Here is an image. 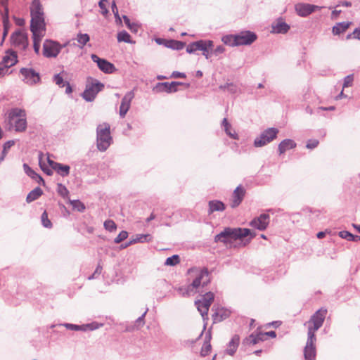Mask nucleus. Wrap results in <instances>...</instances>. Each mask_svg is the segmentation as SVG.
<instances>
[{"label":"nucleus","instance_id":"nucleus-1","mask_svg":"<svg viewBox=\"0 0 360 360\" xmlns=\"http://www.w3.org/2000/svg\"><path fill=\"white\" fill-rule=\"evenodd\" d=\"M255 236V233L249 229L226 227L214 237V241L223 243L230 247L238 240L240 245L245 246Z\"/></svg>","mask_w":360,"mask_h":360},{"label":"nucleus","instance_id":"nucleus-2","mask_svg":"<svg viewBox=\"0 0 360 360\" xmlns=\"http://www.w3.org/2000/svg\"><path fill=\"white\" fill-rule=\"evenodd\" d=\"M6 124L8 130L22 132L27 129L26 113L24 110L13 108L7 113Z\"/></svg>","mask_w":360,"mask_h":360},{"label":"nucleus","instance_id":"nucleus-3","mask_svg":"<svg viewBox=\"0 0 360 360\" xmlns=\"http://www.w3.org/2000/svg\"><path fill=\"white\" fill-rule=\"evenodd\" d=\"M188 274H193L195 278L192 283L188 285L186 289L187 294L195 293L200 286L203 287L210 283L209 273L206 268L202 269L198 268L190 269Z\"/></svg>","mask_w":360,"mask_h":360},{"label":"nucleus","instance_id":"nucleus-4","mask_svg":"<svg viewBox=\"0 0 360 360\" xmlns=\"http://www.w3.org/2000/svg\"><path fill=\"white\" fill-rule=\"evenodd\" d=\"M112 138L110 132V125L103 123L97 128V147L99 150L105 151L110 145Z\"/></svg>","mask_w":360,"mask_h":360},{"label":"nucleus","instance_id":"nucleus-5","mask_svg":"<svg viewBox=\"0 0 360 360\" xmlns=\"http://www.w3.org/2000/svg\"><path fill=\"white\" fill-rule=\"evenodd\" d=\"M326 314L327 309L324 308L315 312L310 320L305 323V325H308V333L311 332L312 334H315V332L322 326Z\"/></svg>","mask_w":360,"mask_h":360},{"label":"nucleus","instance_id":"nucleus-6","mask_svg":"<svg viewBox=\"0 0 360 360\" xmlns=\"http://www.w3.org/2000/svg\"><path fill=\"white\" fill-rule=\"evenodd\" d=\"M278 133V130L274 127L264 130L259 136L255 139L254 146L255 147H262L266 145L276 138Z\"/></svg>","mask_w":360,"mask_h":360},{"label":"nucleus","instance_id":"nucleus-7","mask_svg":"<svg viewBox=\"0 0 360 360\" xmlns=\"http://www.w3.org/2000/svg\"><path fill=\"white\" fill-rule=\"evenodd\" d=\"M63 46L57 41L46 39L43 44L42 53L46 58H56Z\"/></svg>","mask_w":360,"mask_h":360},{"label":"nucleus","instance_id":"nucleus-8","mask_svg":"<svg viewBox=\"0 0 360 360\" xmlns=\"http://www.w3.org/2000/svg\"><path fill=\"white\" fill-rule=\"evenodd\" d=\"M214 294L211 292H209L205 293L201 300L195 302V304L198 310L204 319H205V316H207L208 310L214 300Z\"/></svg>","mask_w":360,"mask_h":360},{"label":"nucleus","instance_id":"nucleus-9","mask_svg":"<svg viewBox=\"0 0 360 360\" xmlns=\"http://www.w3.org/2000/svg\"><path fill=\"white\" fill-rule=\"evenodd\" d=\"M307 341L306 346L304 349V359L306 360H315L316 350L315 347V342L316 341L315 334H312L311 332L307 333Z\"/></svg>","mask_w":360,"mask_h":360},{"label":"nucleus","instance_id":"nucleus-10","mask_svg":"<svg viewBox=\"0 0 360 360\" xmlns=\"http://www.w3.org/2000/svg\"><path fill=\"white\" fill-rule=\"evenodd\" d=\"M45 26L44 17L31 19L30 30L32 33V37H44L46 32Z\"/></svg>","mask_w":360,"mask_h":360},{"label":"nucleus","instance_id":"nucleus-11","mask_svg":"<svg viewBox=\"0 0 360 360\" xmlns=\"http://www.w3.org/2000/svg\"><path fill=\"white\" fill-rule=\"evenodd\" d=\"M12 44L19 49H25L28 46V39L26 32L18 30L11 35Z\"/></svg>","mask_w":360,"mask_h":360},{"label":"nucleus","instance_id":"nucleus-12","mask_svg":"<svg viewBox=\"0 0 360 360\" xmlns=\"http://www.w3.org/2000/svg\"><path fill=\"white\" fill-rule=\"evenodd\" d=\"M103 86V84L99 82L88 85L83 93V98L87 101H92Z\"/></svg>","mask_w":360,"mask_h":360},{"label":"nucleus","instance_id":"nucleus-13","mask_svg":"<svg viewBox=\"0 0 360 360\" xmlns=\"http://www.w3.org/2000/svg\"><path fill=\"white\" fill-rule=\"evenodd\" d=\"M92 60L97 63L98 68L105 73H112L115 70L114 65L109 61L100 58L97 55L92 54L91 56Z\"/></svg>","mask_w":360,"mask_h":360},{"label":"nucleus","instance_id":"nucleus-14","mask_svg":"<svg viewBox=\"0 0 360 360\" xmlns=\"http://www.w3.org/2000/svg\"><path fill=\"white\" fill-rule=\"evenodd\" d=\"M238 46L250 45L257 39V35L250 31H243L236 34Z\"/></svg>","mask_w":360,"mask_h":360},{"label":"nucleus","instance_id":"nucleus-15","mask_svg":"<svg viewBox=\"0 0 360 360\" xmlns=\"http://www.w3.org/2000/svg\"><path fill=\"white\" fill-rule=\"evenodd\" d=\"M270 217L268 214L264 213L251 221L250 225L259 231H264L269 224Z\"/></svg>","mask_w":360,"mask_h":360},{"label":"nucleus","instance_id":"nucleus-16","mask_svg":"<svg viewBox=\"0 0 360 360\" xmlns=\"http://www.w3.org/2000/svg\"><path fill=\"white\" fill-rule=\"evenodd\" d=\"M20 73L23 76V80L28 84H34L39 82V73L31 68H22Z\"/></svg>","mask_w":360,"mask_h":360},{"label":"nucleus","instance_id":"nucleus-17","mask_svg":"<svg viewBox=\"0 0 360 360\" xmlns=\"http://www.w3.org/2000/svg\"><path fill=\"white\" fill-rule=\"evenodd\" d=\"M179 85H185L186 87L189 86V84H184L179 82H159V92L173 93L177 91V86Z\"/></svg>","mask_w":360,"mask_h":360},{"label":"nucleus","instance_id":"nucleus-18","mask_svg":"<svg viewBox=\"0 0 360 360\" xmlns=\"http://www.w3.org/2000/svg\"><path fill=\"white\" fill-rule=\"evenodd\" d=\"M134 93L133 91H129L123 97L120 107V115L122 117H124L127 112H128L130 108L131 101L134 98Z\"/></svg>","mask_w":360,"mask_h":360},{"label":"nucleus","instance_id":"nucleus-19","mask_svg":"<svg viewBox=\"0 0 360 360\" xmlns=\"http://www.w3.org/2000/svg\"><path fill=\"white\" fill-rule=\"evenodd\" d=\"M319 8L320 7L317 6L305 4H298L295 6V10L297 14L303 17L309 15L312 12Z\"/></svg>","mask_w":360,"mask_h":360},{"label":"nucleus","instance_id":"nucleus-20","mask_svg":"<svg viewBox=\"0 0 360 360\" xmlns=\"http://www.w3.org/2000/svg\"><path fill=\"white\" fill-rule=\"evenodd\" d=\"M31 19L44 17L43 7L39 0H33L30 6Z\"/></svg>","mask_w":360,"mask_h":360},{"label":"nucleus","instance_id":"nucleus-21","mask_svg":"<svg viewBox=\"0 0 360 360\" xmlns=\"http://www.w3.org/2000/svg\"><path fill=\"white\" fill-rule=\"evenodd\" d=\"M245 195V190L241 186H238L233 191L231 206L233 208L238 207L242 202Z\"/></svg>","mask_w":360,"mask_h":360},{"label":"nucleus","instance_id":"nucleus-22","mask_svg":"<svg viewBox=\"0 0 360 360\" xmlns=\"http://www.w3.org/2000/svg\"><path fill=\"white\" fill-rule=\"evenodd\" d=\"M48 163L57 173L62 176H66L70 173V167L68 165H64L58 162H54L47 158Z\"/></svg>","mask_w":360,"mask_h":360},{"label":"nucleus","instance_id":"nucleus-23","mask_svg":"<svg viewBox=\"0 0 360 360\" xmlns=\"http://www.w3.org/2000/svg\"><path fill=\"white\" fill-rule=\"evenodd\" d=\"M159 44H162L167 48L173 50H181L186 45L184 42L174 39H164L159 38Z\"/></svg>","mask_w":360,"mask_h":360},{"label":"nucleus","instance_id":"nucleus-24","mask_svg":"<svg viewBox=\"0 0 360 360\" xmlns=\"http://www.w3.org/2000/svg\"><path fill=\"white\" fill-rule=\"evenodd\" d=\"M100 326H102V324L99 325L97 323H92L91 324H86V325H82V326H78V325L70 324V323L65 324V327L67 328L71 329L73 330H86V329L92 330L98 328Z\"/></svg>","mask_w":360,"mask_h":360},{"label":"nucleus","instance_id":"nucleus-25","mask_svg":"<svg viewBox=\"0 0 360 360\" xmlns=\"http://www.w3.org/2000/svg\"><path fill=\"white\" fill-rule=\"evenodd\" d=\"M239 341V336L238 335H233L228 345V348L226 350V353L230 356H233L237 350Z\"/></svg>","mask_w":360,"mask_h":360},{"label":"nucleus","instance_id":"nucleus-26","mask_svg":"<svg viewBox=\"0 0 360 360\" xmlns=\"http://www.w3.org/2000/svg\"><path fill=\"white\" fill-rule=\"evenodd\" d=\"M214 44L212 41L210 40H203L202 48H200V51H202V55L207 58L209 59L211 57V54L212 53V48Z\"/></svg>","mask_w":360,"mask_h":360},{"label":"nucleus","instance_id":"nucleus-27","mask_svg":"<svg viewBox=\"0 0 360 360\" xmlns=\"http://www.w3.org/2000/svg\"><path fill=\"white\" fill-rule=\"evenodd\" d=\"M17 61L16 53L13 51H8L6 56L3 58L1 63L11 68L14 65Z\"/></svg>","mask_w":360,"mask_h":360},{"label":"nucleus","instance_id":"nucleus-28","mask_svg":"<svg viewBox=\"0 0 360 360\" xmlns=\"http://www.w3.org/2000/svg\"><path fill=\"white\" fill-rule=\"evenodd\" d=\"M296 146V143L291 139H285L278 145V150L280 154L284 153L286 150L293 148Z\"/></svg>","mask_w":360,"mask_h":360},{"label":"nucleus","instance_id":"nucleus-29","mask_svg":"<svg viewBox=\"0 0 360 360\" xmlns=\"http://www.w3.org/2000/svg\"><path fill=\"white\" fill-rule=\"evenodd\" d=\"M225 210V205L219 200H210L209 202V214L217 211H224Z\"/></svg>","mask_w":360,"mask_h":360},{"label":"nucleus","instance_id":"nucleus-30","mask_svg":"<svg viewBox=\"0 0 360 360\" xmlns=\"http://www.w3.org/2000/svg\"><path fill=\"white\" fill-rule=\"evenodd\" d=\"M351 22H342L337 23L333 27V34H340L345 32L349 27Z\"/></svg>","mask_w":360,"mask_h":360},{"label":"nucleus","instance_id":"nucleus-31","mask_svg":"<svg viewBox=\"0 0 360 360\" xmlns=\"http://www.w3.org/2000/svg\"><path fill=\"white\" fill-rule=\"evenodd\" d=\"M23 167H24L25 173L28 176H30L32 179H34L38 183H40V182L44 183L43 179L41 177V176H39L34 170H32L27 164H24Z\"/></svg>","mask_w":360,"mask_h":360},{"label":"nucleus","instance_id":"nucleus-32","mask_svg":"<svg viewBox=\"0 0 360 360\" xmlns=\"http://www.w3.org/2000/svg\"><path fill=\"white\" fill-rule=\"evenodd\" d=\"M273 32L276 33H286L290 27L284 22H278L272 25Z\"/></svg>","mask_w":360,"mask_h":360},{"label":"nucleus","instance_id":"nucleus-33","mask_svg":"<svg viewBox=\"0 0 360 360\" xmlns=\"http://www.w3.org/2000/svg\"><path fill=\"white\" fill-rule=\"evenodd\" d=\"M42 193V190L39 187H37L28 193L26 201L30 203L39 198Z\"/></svg>","mask_w":360,"mask_h":360},{"label":"nucleus","instance_id":"nucleus-34","mask_svg":"<svg viewBox=\"0 0 360 360\" xmlns=\"http://www.w3.org/2000/svg\"><path fill=\"white\" fill-rule=\"evenodd\" d=\"M266 340V336L264 335V333H258L257 334H251L248 340L252 345H256L261 341H264Z\"/></svg>","mask_w":360,"mask_h":360},{"label":"nucleus","instance_id":"nucleus-35","mask_svg":"<svg viewBox=\"0 0 360 360\" xmlns=\"http://www.w3.org/2000/svg\"><path fill=\"white\" fill-rule=\"evenodd\" d=\"M222 125L224 127V130L228 136H229L231 138L233 139H238V135L235 132L234 130H233L231 124L228 122V120L226 118H224L222 121Z\"/></svg>","mask_w":360,"mask_h":360},{"label":"nucleus","instance_id":"nucleus-36","mask_svg":"<svg viewBox=\"0 0 360 360\" xmlns=\"http://www.w3.org/2000/svg\"><path fill=\"white\" fill-rule=\"evenodd\" d=\"M339 236L343 239H346L348 241L357 242L360 240V236L357 235H353L347 231H342L338 233Z\"/></svg>","mask_w":360,"mask_h":360},{"label":"nucleus","instance_id":"nucleus-37","mask_svg":"<svg viewBox=\"0 0 360 360\" xmlns=\"http://www.w3.org/2000/svg\"><path fill=\"white\" fill-rule=\"evenodd\" d=\"M230 311L223 309H219L213 315L214 322H220L229 316Z\"/></svg>","mask_w":360,"mask_h":360},{"label":"nucleus","instance_id":"nucleus-38","mask_svg":"<svg viewBox=\"0 0 360 360\" xmlns=\"http://www.w3.org/2000/svg\"><path fill=\"white\" fill-rule=\"evenodd\" d=\"M8 0H0V13L2 15V18H4V22L8 21Z\"/></svg>","mask_w":360,"mask_h":360},{"label":"nucleus","instance_id":"nucleus-39","mask_svg":"<svg viewBox=\"0 0 360 360\" xmlns=\"http://www.w3.org/2000/svg\"><path fill=\"white\" fill-rule=\"evenodd\" d=\"M203 40H199L193 43L189 44L186 46V52L188 53H193L197 50H200L202 48Z\"/></svg>","mask_w":360,"mask_h":360},{"label":"nucleus","instance_id":"nucleus-40","mask_svg":"<svg viewBox=\"0 0 360 360\" xmlns=\"http://www.w3.org/2000/svg\"><path fill=\"white\" fill-rule=\"evenodd\" d=\"M151 239V236L149 234H140L137 235L135 238H133L130 242L129 243L128 245L132 243H136L138 242H145L148 241ZM127 247V245L124 246V248Z\"/></svg>","mask_w":360,"mask_h":360},{"label":"nucleus","instance_id":"nucleus-41","mask_svg":"<svg viewBox=\"0 0 360 360\" xmlns=\"http://www.w3.org/2000/svg\"><path fill=\"white\" fill-rule=\"evenodd\" d=\"M223 42L230 46H238L237 44L236 34L235 35H227L222 38Z\"/></svg>","mask_w":360,"mask_h":360},{"label":"nucleus","instance_id":"nucleus-42","mask_svg":"<svg viewBox=\"0 0 360 360\" xmlns=\"http://www.w3.org/2000/svg\"><path fill=\"white\" fill-rule=\"evenodd\" d=\"M145 314L146 313H144L141 317H139V319H137V320L136 321V322L134 325L128 326L126 330L131 332V331H134V330H137V329H139L140 328H141L144 325V321H143V317L145 316Z\"/></svg>","mask_w":360,"mask_h":360},{"label":"nucleus","instance_id":"nucleus-43","mask_svg":"<svg viewBox=\"0 0 360 360\" xmlns=\"http://www.w3.org/2000/svg\"><path fill=\"white\" fill-rule=\"evenodd\" d=\"M76 39L79 43V46L83 48L89 41V36L87 34L79 33L77 35Z\"/></svg>","mask_w":360,"mask_h":360},{"label":"nucleus","instance_id":"nucleus-44","mask_svg":"<svg viewBox=\"0 0 360 360\" xmlns=\"http://www.w3.org/2000/svg\"><path fill=\"white\" fill-rule=\"evenodd\" d=\"M179 262H180L179 256L177 255H174L172 257H168L165 260V265L174 266L176 265L177 264H179Z\"/></svg>","mask_w":360,"mask_h":360},{"label":"nucleus","instance_id":"nucleus-45","mask_svg":"<svg viewBox=\"0 0 360 360\" xmlns=\"http://www.w3.org/2000/svg\"><path fill=\"white\" fill-rule=\"evenodd\" d=\"M117 40L120 42L132 43L131 36L126 31H122L117 34Z\"/></svg>","mask_w":360,"mask_h":360},{"label":"nucleus","instance_id":"nucleus-46","mask_svg":"<svg viewBox=\"0 0 360 360\" xmlns=\"http://www.w3.org/2000/svg\"><path fill=\"white\" fill-rule=\"evenodd\" d=\"M44 155L42 153H40L39 155V164L41 169L48 175L52 174V171L50 169L46 164L43 162Z\"/></svg>","mask_w":360,"mask_h":360},{"label":"nucleus","instance_id":"nucleus-47","mask_svg":"<svg viewBox=\"0 0 360 360\" xmlns=\"http://www.w3.org/2000/svg\"><path fill=\"white\" fill-rule=\"evenodd\" d=\"M15 144L14 141H8L6 142L4 145L3 151L1 153V156L0 157V162L3 161L5 158L8 150Z\"/></svg>","mask_w":360,"mask_h":360},{"label":"nucleus","instance_id":"nucleus-48","mask_svg":"<svg viewBox=\"0 0 360 360\" xmlns=\"http://www.w3.org/2000/svg\"><path fill=\"white\" fill-rule=\"evenodd\" d=\"M219 89L223 91H228L231 94H235L237 91V86L233 83H226L224 85H220Z\"/></svg>","mask_w":360,"mask_h":360},{"label":"nucleus","instance_id":"nucleus-49","mask_svg":"<svg viewBox=\"0 0 360 360\" xmlns=\"http://www.w3.org/2000/svg\"><path fill=\"white\" fill-rule=\"evenodd\" d=\"M124 21L126 24V25L128 27V28L134 32H137L139 30V26L136 24L131 23L130 20L128 18L127 16L124 15L123 16Z\"/></svg>","mask_w":360,"mask_h":360},{"label":"nucleus","instance_id":"nucleus-50","mask_svg":"<svg viewBox=\"0 0 360 360\" xmlns=\"http://www.w3.org/2000/svg\"><path fill=\"white\" fill-rule=\"evenodd\" d=\"M104 227L106 230L110 232L115 231L117 229L116 224L111 219L106 220L104 222Z\"/></svg>","mask_w":360,"mask_h":360},{"label":"nucleus","instance_id":"nucleus-51","mask_svg":"<svg viewBox=\"0 0 360 360\" xmlns=\"http://www.w3.org/2000/svg\"><path fill=\"white\" fill-rule=\"evenodd\" d=\"M41 222L44 227L46 228H51L52 227V223L48 218V214L46 211H44L41 214Z\"/></svg>","mask_w":360,"mask_h":360},{"label":"nucleus","instance_id":"nucleus-52","mask_svg":"<svg viewBox=\"0 0 360 360\" xmlns=\"http://www.w3.org/2000/svg\"><path fill=\"white\" fill-rule=\"evenodd\" d=\"M57 191L60 195L63 198H66L68 196L69 191L67 188L61 184H58L57 186Z\"/></svg>","mask_w":360,"mask_h":360},{"label":"nucleus","instance_id":"nucleus-53","mask_svg":"<svg viewBox=\"0 0 360 360\" xmlns=\"http://www.w3.org/2000/svg\"><path fill=\"white\" fill-rule=\"evenodd\" d=\"M70 203L73 208L79 212H83L86 208L84 204L79 200H72Z\"/></svg>","mask_w":360,"mask_h":360},{"label":"nucleus","instance_id":"nucleus-54","mask_svg":"<svg viewBox=\"0 0 360 360\" xmlns=\"http://www.w3.org/2000/svg\"><path fill=\"white\" fill-rule=\"evenodd\" d=\"M33 37L34 50L35 53L38 54L39 53V49H40V42L43 37Z\"/></svg>","mask_w":360,"mask_h":360},{"label":"nucleus","instance_id":"nucleus-55","mask_svg":"<svg viewBox=\"0 0 360 360\" xmlns=\"http://www.w3.org/2000/svg\"><path fill=\"white\" fill-rule=\"evenodd\" d=\"M128 237V233L125 231H121L115 238V243H120Z\"/></svg>","mask_w":360,"mask_h":360},{"label":"nucleus","instance_id":"nucleus-56","mask_svg":"<svg viewBox=\"0 0 360 360\" xmlns=\"http://www.w3.org/2000/svg\"><path fill=\"white\" fill-rule=\"evenodd\" d=\"M354 80V75H349L344 79V83H343V89L346 87L351 86Z\"/></svg>","mask_w":360,"mask_h":360},{"label":"nucleus","instance_id":"nucleus-57","mask_svg":"<svg viewBox=\"0 0 360 360\" xmlns=\"http://www.w3.org/2000/svg\"><path fill=\"white\" fill-rule=\"evenodd\" d=\"M211 351V345L209 343H205L203 346L202 347L201 351H200V355L202 356H207L209 352Z\"/></svg>","mask_w":360,"mask_h":360},{"label":"nucleus","instance_id":"nucleus-58","mask_svg":"<svg viewBox=\"0 0 360 360\" xmlns=\"http://www.w3.org/2000/svg\"><path fill=\"white\" fill-rule=\"evenodd\" d=\"M107 0H100L98 3V6L101 9V13L105 16L108 13V10L107 9L105 4Z\"/></svg>","mask_w":360,"mask_h":360},{"label":"nucleus","instance_id":"nucleus-59","mask_svg":"<svg viewBox=\"0 0 360 360\" xmlns=\"http://www.w3.org/2000/svg\"><path fill=\"white\" fill-rule=\"evenodd\" d=\"M54 82L60 87H63L65 86V82L63 80V78L60 74L54 76Z\"/></svg>","mask_w":360,"mask_h":360},{"label":"nucleus","instance_id":"nucleus-60","mask_svg":"<svg viewBox=\"0 0 360 360\" xmlns=\"http://www.w3.org/2000/svg\"><path fill=\"white\" fill-rule=\"evenodd\" d=\"M319 145V141L316 139L309 140L306 147L309 149L315 148Z\"/></svg>","mask_w":360,"mask_h":360},{"label":"nucleus","instance_id":"nucleus-61","mask_svg":"<svg viewBox=\"0 0 360 360\" xmlns=\"http://www.w3.org/2000/svg\"><path fill=\"white\" fill-rule=\"evenodd\" d=\"M8 66L0 63V77H4L8 72Z\"/></svg>","mask_w":360,"mask_h":360},{"label":"nucleus","instance_id":"nucleus-62","mask_svg":"<svg viewBox=\"0 0 360 360\" xmlns=\"http://www.w3.org/2000/svg\"><path fill=\"white\" fill-rule=\"evenodd\" d=\"M225 49L223 46H218L216 49H212V53L215 56H219L224 52Z\"/></svg>","mask_w":360,"mask_h":360},{"label":"nucleus","instance_id":"nucleus-63","mask_svg":"<svg viewBox=\"0 0 360 360\" xmlns=\"http://www.w3.org/2000/svg\"><path fill=\"white\" fill-rule=\"evenodd\" d=\"M112 11L115 18L117 19H118L120 22H121V19H120V15L118 14V9H117V8L116 6V4H115V3L114 1L112 3Z\"/></svg>","mask_w":360,"mask_h":360},{"label":"nucleus","instance_id":"nucleus-64","mask_svg":"<svg viewBox=\"0 0 360 360\" xmlns=\"http://www.w3.org/2000/svg\"><path fill=\"white\" fill-rule=\"evenodd\" d=\"M171 77H174V78H185L186 77V74L184 73V72H180L174 71V72H172Z\"/></svg>","mask_w":360,"mask_h":360}]
</instances>
